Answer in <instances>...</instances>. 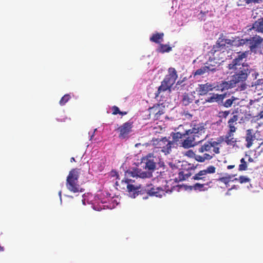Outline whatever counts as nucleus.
<instances>
[{
  "label": "nucleus",
  "mask_w": 263,
  "mask_h": 263,
  "mask_svg": "<svg viewBox=\"0 0 263 263\" xmlns=\"http://www.w3.org/2000/svg\"><path fill=\"white\" fill-rule=\"evenodd\" d=\"M205 124L198 121H193L191 123V128L186 130V137L182 142L181 146L184 148H190L202 142L206 138L201 139V137L205 134Z\"/></svg>",
  "instance_id": "f257e3e1"
},
{
  "label": "nucleus",
  "mask_w": 263,
  "mask_h": 263,
  "mask_svg": "<svg viewBox=\"0 0 263 263\" xmlns=\"http://www.w3.org/2000/svg\"><path fill=\"white\" fill-rule=\"evenodd\" d=\"M222 141H223V139L222 137L218 138L216 141H214L213 139H211L210 140L200 145V147L197 149V153L201 154L200 155L204 153L213 155V158L215 154L220 153V148L218 146Z\"/></svg>",
  "instance_id": "f03ea898"
},
{
  "label": "nucleus",
  "mask_w": 263,
  "mask_h": 263,
  "mask_svg": "<svg viewBox=\"0 0 263 263\" xmlns=\"http://www.w3.org/2000/svg\"><path fill=\"white\" fill-rule=\"evenodd\" d=\"M79 174L80 169L73 168L69 172L67 177L66 187L68 190L74 193L84 191V189L78 184Z\"/></svg>",
  "instance_id": "7ed1b4c3"
},
{
  "label": "nucleus",
  "mask_w": 263,
  "mask_h": 263,
  "mask_svg": "<svg viewBox=\"0 0 263 263\" xmlns=\"http://www.w3.org/2000/svg\"><path fill=\"white\" fill-rule=\"evenodd\" d=\"M233 115L228 121V127L229 130L225 136L224 138L221 137L223 141L227 143L228 145H234L237 141L233 137L234 133L236 132L237 127L236 125L237 124V121L238 120V115L235 114L234 112L232 113Z\"/></svg>",
  "instance_id": "20e7f679"
},
{
  "label": "nucleus",
  "mask_w": 263,
  "mask_h": 263,
  "mask_svg": "<svg viewBox=\"0 0 263 263\" xmlns=\"http://www.w3.org/2000/svg\"><path fill=\"white\" fill-rule=\"evenodd\" d=\"M229 49L228 46L217 41L215 44L213 46L212 48L209 52L210 55L209 60L211 61L221 60L223 61Z\"/></svg>",
  "instance_id": "39448f33"
},
{
  "label": "nucleus",
  "mask_w": 263,
  "mask_h": 263,
  "mask_svg": "<svg viewBox=\"0 0 263 263\" xmlns=\"http://www.w3.org/2000/svg\"><path fill=\"white\" fill-rule=\"evenodd\" d=\"M216 172V167L213 165H210L205 169L199 171L192 178V179L197 181V183H204L210 185L212 183V180L208 174H214Z\"/></svg>",
  "instance_id": "423d86ee"
},
{
  "label": "nucleus",
  "mask_w": 263,
  "mask_h": 263,
  "mask_svg": "<svg viewBox=\"0 0 263 263\" xmlns=\"http://www.w3.org/2000/svg\"><path fill=\"white\" fill-rule=\"evenodd\" d=\"M234 70L236 71L232 76L231 79L232 81L234 82L236 85L245 82L250 73L249 66L248 64H242L241 66L238 67L236 69Z\"/></svg>",
  "instance_id": "0eeeda50"
},
{
  "label": "nucleus",
  "mask_w": 263,
  "mask_h": 263,
  "mask_svg": "<svg viewBox=\"0 0 263 263\" xmlns=\"http://www.w3.org/2000/svg\"><path fill=\"white\" fill-rule=\"evenodd\" d=\"M153 144L155 145V148L160 149L165 155L170 154L172 151V143L166 137L154 140Z\"/></svg>",
  "instance_id": "6e6552de"
},
{
  "label": "nucleus",
  "mask_w": 263,
  "mask_h": 263,
  "mask_svg": "<svg viewBox=\"0 0 263 263\" xmlns=\"http://www.w3.org/2000/svg\"><path fill=\"white\" fill-rule=\"evenodd\" d=\"M177 78L178 75L176 69L173 67L169 68L168 74L166 75L164 80L161 82V84L171 89V87L175 83Z\"/></svg>",
  "instance_id": "1a4fd4ad"
},
{
  "label": "nucleus",
  "mask_w": 263,
  "mask_h": 263,
  "mask_svg": "<svg viewBox=\"0 0 263 263\" xmlns=\"http://www.w3.org/2000/svg\"><path fill=\"white\" fill-rule=\"evenodd\" d=\"M149 115H152L155 120H159L161 116L165 113V104L164 103L158 102L148 109Z\"/></svg>",
  "instance_id": "9d476101"
},
{
  "label": "nucleus",
  "mask_w": 263,
  "mask_h": 263,
  "mask_svg": "<svg viewBox=\"0 0 263 263\" xmlns=\"http://www.w3.org/2000/svg\"><path fill=\"white\" fill-rule=\"evenodd\" d=\"M249 54V51L238 52L237 56L233 60L232 62L229 64V69H236L237 67L241 66L242 64H245L243 62Z\"/></svg>",
  "instance_id": "9b49d317"
},
{
  "label": "nucleus",
  "mask_w": 263,
  "mask_h": 263,
  "mask_svg": "<svg viewBox=\"0 0 263 263\" xmlns=\"http://www.w3.org/2000/svg\"><path fill=\"white\" fill-rule=\"evenodd\" d=\"M121 182L122 183L126 185L127 191L132 197L135 198L136 196L138 195L139 193L141 192L140 190L141 185L133 184L135 182V180L126 178L125 180H123Z\"/></svg>",
  "instance_id": "f8f14e48"
},
{
  "label": "nucleus",
  "mask_w": 263,
  "mask_h": 263,
  "mask_svg": "<svg viewBox=\"0 0 263 263\" xmlns=\"http://www.w3.org/2000/svg\"><path fill=\"white\" fill-rule=\"evenodd\" d=\"M181 166V171L178 174V176L180 180L187 179L192 175L191 171L195 170L196 168L194 164L188 163L187 162H183Z\"/></svg>",
  "instance_id": "ddd939ff"
},
{
  "label": "nucleus",
  "mask_w": 263,
  "mask_h": 263,
  "mask_svg": "<svg viewBox=\"0 0 263 263\" xmlns=\"http://www.w3.org/2000/svg\"><path fill=\"white\" fill-rule=\"evenodd\" d=\"M157 158L152 154H149L143 159V167L147 171L146 172H152L155 170L156 167Z\"/></svg>",
  "instance_id": "4468645a"
},
{
  "label": "nucleus",
  "mask_w": 263,
  "mask_h": 263,
  "mask_svg": "<svg viewBox=\"0 0 263 263\" xmlns=\"http://www.w3.org/2000/svg\"><path fill=\"white\" fill-rule=\"evenodd\" d=\"M186 155L190 158L194 159L198 162L203 163L206 161H209L213 159V155L204 153L200 155L196 152H194L192 149H190L186 152Z\"/></svg>",
  "instance_id": "2eb2a0df"
},
{
  "label": "nucleus",
  "mask_w": 263,
  "mask_h": 263,
  "mask_svg": "<svg viewBox=\"0 0 263 263\" xmlns=\"http://www.w3.org/2000/svg\"><path fill=\"white\" fill-rule=\"evenodd\" d=\"M171 91V89L161 84L157 91L155 93V98L159 102L165 103Z\"/></svg>",
  "instance_id": "dca6fc26"
},
{
  "label": "nucleus",
  "mask_w": 263,
  "mask_h": 263,
  "mask_svg": "<svg viewBox=\"0 0 263 263\" xmlns=\"http://www.w3.org/2000/svg\"><path fill=\"white\" fill-rule=\"evenodd\" d=\"M133 122H126L119 127L117 129L119 132V137L120 139H126L128 137V135L132 132Z\"/></svg>",
  "instance_id": "f3484780"
},
{
  "label": "nucleus",
  "mask_w": 263,
  "mask_h": 263,
  "mask_svg": "<svg viewBox=\"0 0 263 263\" xmlns=\"http://www.w3.org/2000/svg\"><path fill=\"white\" fill-rule=\"evenodd\" d=\"M126 177H139L140 178H150L152 177L151 172L142 171L138 168H134L132 171L127 170L125 172Z\"/></svg>",
  "instance_id": "a211bd4d"
},
{
  "label": "nucleus",
  "mask_w": 263,
  "mask_h": 263,
  "mask_svg": "<svg viewBox=\"0 0 263 263\" xmlns=\"http://www.w3.org/2000/svg\"><path fill=\"white\" fill-rule=\"evenodd\" d=\"M263 41V39L259 35H255L253 36H250L248 38V44L250 51L253 52L256 51V49L258 48Z\"/></svg>",
  "instance_id": "6ab92c4d"
},
{
  "label": "nucleus",
  "mask_w": 263,
  "mask_h": 263,
  "mask_svg": "<svg viewBox=\"0 0 263 263\" xmlns=\"http://www.w3.org/2000/svg\"><path fill=\"white\" fill-rule=\"evenodd\" d=\"M216 71V68L213 65L204 66L201 67L200 68L196 70L195 71L193 72L194 76H202L205 73L209 72V71L215 72Z\"/></svg>",
  "instance_id": "aec40b11"
},
{
  "label": "nucleus",
  "mask_w": 263,
  "mask_h": 263,
  "mask_svg": "<svg viewBox=\"0 0 263 263\" xmlns=\"http://www.w3.org/2000/svg\"><path fill=\"white\" fill-rule=\"evenodd\" d=\"M245 138L247 142L246 146L249 148L252 145L253 141L255 139V135L253 130L252 129L247 130Z\"/></svg>",
  "instance_id": "412c9836"
},
{
  "label": "nucleus",
  "mask_w": 263,
  "mask_h": 263,
  "mask_svg": "<svg viewBox=\"0 0 263 263\" xmlns=\"http://www.w3.org/2000/svg\"><path fill=\"white\" fill-rule=\"evenodd\" d=\"M147 193L150 196H155L158 197H162L165 195V192L162 187H155V186L148 190Z\"/></svg>",
  "instance_id": "4be33fe9"
},
{
  "label": "nucleus",
  "mask_w": 263,
  "mask_h": 263,
  "mask_svg": "<svg viewBox=\"0 0 263 263\" xmlns=\"http://www.w3.org/2000/svg\"><path fill=\"white\" fill-rule=\"evenodd\" d=\"M216 86L209 83L204 84H200L199 86L198 92L200 95H204L209 91H212L215 88L216 89Z\"/></svg>",
  "instance_id": "5701e85b"
},
{
  "label": "nucleus",
  "mask_w": 263,
  "mask_h": 263,
  "mask_svg": "<svg viewBox=\"0 0 263 263\" xmlns=\"http://www.w3.org/2000/svg\"><path fill=\"white\" fill-rule=\"evenodd\" d=\"M226 96V93L221 95L213 93L207 98L206 101L209 102H217L219 104L220 102H222Z\"/></svg>",
  "instance_id": "b1692460"
},
{
  "label": "nucleus",
  "mask_w": 263,
  "mask_h": 263,
  "mask_svg": "<svg viewBox=\"0 0 263 263\" xmlns=\"http://www.w3.org/2000/svg\"><path fill=\"white\" fill-rule=\"evenodd\" d=\"M235 86L236 84L234 83V82L232 81V79H231L229 81L222 82V83L220 84L219 86L218 85L217 88H216V89L223 91L224 90H227L230 88H233Z\"/></svg>",
  "instance_id": "393cba45"
},
{
  "label": "nucleus",
  "mask_w": 263,
  "mask_h": 263,
  "mask_svg": "<svg viewBox=\"0 0 263 263\" xmlns=\"http://www.w3.org/2000/svg\"><path fill=\"white\" fill-rule=\"evenodd\" d=\"M195 100V96L192 93H184L182 96L181 102L183 105L187 106Z\"/></svg>",
  "instance_id": "a878e982"
},
{
  "label": "nucleus",
  "mask_w": 263,
  "mask_h": 263,
  "mask_svg": "<svg viewBox=\"0 0 263 263\" xmlns=\"http://www.w3.org/2000/svg\"><path fill=\"white\" fill-rule=\"evenodd\" d=\"M172 137V141L171 142L172 143V146H174L175 144H177V143L180 141L183 137L186 138V135L185 133L181 134L180 132L172 133L171 134Z\"/></svg>",
  "instance_id": "bb28decb"
},
{
  "label": "nucleus",
  "mask_w": 263,
  "mask_h": 263,
  "mask_svg": "<svg viewBox=\"0 0 263 263\" xmlns=\"http://www.w3.org/2000/svg\"><path fill=\"white\" fill-rule=\"evenodd\" d=\"M210 185H206L204 183H196L193 186L192 188L195 191L199 192H205L208 191Z\"/></svg>",
  "instance_id": "cd10ccee"
},
{
  "label": "nucleus",
  "mask_w": 263,
  "mask_h": 263,
  "mask_svg": "<svg viewBox=\"0 0 263 263\" xmlns=\"http://www.w3.org/2000/svg\"><path fill=\"white\" fill-rule=\"evenodd\" d=\"M163 33H156L152 35L150 37V41L155 43L159 44L163 41Z\"/></svg>",
  "instance_id": "c85d7f7f"
},
{
  "label": "nucleus",
  "mask_w": 263,
  "mask_h": 263,
  "mask_svg": "<svg viewBox=\"0 0 263 263\" xmlns=\"http://www.w3.org/2000/svg\"><path fill=\"white\" fill-rule=\"evenodd\" d=\"M237 100V98L232 96L230 98L227 99L224 101L223 100L222 102H221V103L224 107L229 108L231 107L233 103Z\"/></svg>",
  "instance_id": "c756f323"
},
{
  "label": "nucleus",
  "mask_w": 263,
  "mask_h": 263,
  "mask_svg": "<svg viewBox=\"0 0 263 263\" xmlns=\"http://www.w3.org/2000/svg\"><path fill=\"white\" fill-rule=\"evenodd\" d=\"M172 50V47L166 44H160L158 51L161 53L168 52Z\"/></svg>",
  "instance_id": "7c9ffc66"
},
{
  "label": "nucleus",
  "mask_w": 263,
  "mask_h": 263,
  "mask_svg": "<svg viewBox=\"0 0 263 263\" xmlns=\"http://www.w3.org/2000/svg\"><path fill=\"white\" fill-rule=\"evenodd\" d=\"M217 41L220 42V43L224 44V45H226V44L230 45H233V43L234 42V40H232L231 39H222L221 37H219Z\"/></svg>",
  "instance_id": "2f4dec72"
},
{
  "label": "nucleus",
  "mask_w": 263,
  "mask_h": 263,
  "mask_svg": "<svg viewBox=\"0 0 263 263\" xmlns=\"http://www.w3.org/2000/svg\"><path fill=\"white\" fill-rule=\"evenodd\" d=\"M240 164L239 165L238 170L240 171H246L247 170V163L244 158H241L240 160Z\"/></svg>",
  "instance_id": "473e14b6"
},
{
  "label": "nucleus",
  "mask_w": 263,
  "mask_h": 263,
  "mask_svg": "<svg viewBox=\"0 0 263 263\" xmlns=\"http://www.w3.org/2000/svg\"><path fill=\"white\" fill-rule=\"evenodd\" d=\"M71 98L70 95L66 94L61 99L59 104L61 106L64 105Z\"/></svg>",
  "instance_id": "72a5a7b5"
},
{
  "label": "nucleus",
  "mask_w": 263,
  "mask_h": 263,
  "mask_svg": "<svg viewBox=\"0 0 263 263\" xmlns=\"http://www.w3.org/2000/svg\"><path fill=\"white\" fill-rule=\"evenodd\" d=\"M234 180L238 181L240 183L249 182L250 179L247 176H240L238 178H235Z\"/></svg>",
  "instance_id": "f704fd0d"
},
{
  "label": "nucleus",
  "mask_w": 263,
  "mask_h": 263,
  "mask_svg": "<svg viewBox=\"0 0 263 263\" xmlns=\"http://www.w3.org/2000/svg\"><path fill=\"white\" fill-rule=\"evenodd\" d=\"M232 177L230 175H228L226 177H220L218 179V181H221V182L224 183L226 184H228L231 179Z\"/></svg>",
  "instance_id": "c9c22d12"
},
{
  "label": "nucleus",
  "mask_w": 263,
  "mask_h": 263,
  "mask_svg": "<svg viewBox=\"0 0 263 263\" xmlns=\"http://www.w3.org/2000/svg\"><path fill=\"white\" fill-rule=\"evenodd\" d=\"M231 110L221 111L218 113V116L220 118L226 119L230 115Z\"/></svg>",
  "instance_id": "e433bc0d"
},
{
  "label": "nucleus",
  "mask_w": 263,
  "mask_h": 263,
  "mask_svg": "<svg viewBox=\"0 0 263 263\" xmlns=\"http://www.w3.org/2000/svg\"><path fill=\"white\" fill-rule=\"evenodd\" d=\"M246 44H248V39H241L238 41L236 45L237 46H240L246 45Z\"/></svg>",
  "instance_id": "4c0bfd02"
},
{
  "label": "nucleus",
  "mask_w": 263,
  "mask_h": 263,
  "mask_svg": "<svg viewBox=\"0 0 263 263\" xmlns=\"http://www.w3.org/2000/svg\"><path fill=\"white\" fill-rule=\"evenodd\" d=\"M251 106L250 108L252 109V111H253L254 108H257L258 109L260 107V105H259L258 101H254L253 103H251Z\"/></svg>",
  "instance_id": "58836bf2"
},
{
  "label": "nucleus",
  "mask_w": 263,
  "mask_h": 263,
  "mask_svg": "<svg viewBox=\"0 0 263 263\" xmlns=\"http://www.w3.org/2000/svg\"><path fill=\"white\" fill-rule=\"evenodd\" d=\"M112 109L113 115H117L118 114H119V113H120V110L119 108L116 106H113Z\"/></svg>",
  "instance_id": "ea45409f"
},
{
  "label": "nucleus",
  "mask_w": 263,
  "mask_h": 263,
  "mask_svg": "<svg viewBox=\"0 0 263 263\" xmlns=\"http://www.w3.org/2000/svg\"><path fill=\"white\" fill-rule=\"evenodd\" d=\"M245 1H246V3L247 4H249L251 3H254V4L260 3L263 1V0H245Z\"/></svg>",
  "instance_id": "a19ab883"
},
{
  "label": "nucleus",
  "mask_w": 263,
  "mask_h": 263,
  "mask_svg": "<svg viewBox=\"0 0 263 263\" xmlns=\"http://www.w3.org/2000/svg\"><path fill=\"white\" fill-rule=\"evenodd\" d=\"M110 175L112 177H116V179H119V175L117 171H112L110 172Z\"/></svg>",
  "instance_id": "79ce46f5"
},
{
  "label": "nucleus",
  "mask_w": 263,
  "mask_h": 263,
  "mask_svg": "<svg viewBox=\"0 0 263 263\" xmlns=\"http://www.w3.org/2000/svg\"><path fill=\"white\" fill-rule=\"evenodd\" d=\"M255 117H259V119H263V110L260 111L259 112H258V115L255 116Z\"/></svg>",
  "instance_id": "37998d69"
},
{
  "label": "nucleus",
  "mask_w": 263,
  "mask_h": 263,
  "mask_svg": "<svg viewBox=\"0 0 263 263\" xmlns=\"http://www.w3.org/2000/svg\"><path fill=\"white\" fill-rule=\"evenodd\" d=\"M246 156L248 157V160L249 162H255V160L254 159H253L252 158H251L249 155H246Z\"/></svg>",
  "instance_id": "c03bdc74"
},
{
  "label": "nucleus",
  "mask_w": 263,
  "mask_h": 263,
  "mask_svg": "<svg viewBox=\"0 0 263 263\" xmlns=\"http://www.w3.org/2000/svg\"><path fill=\"white\" fill-rule=\"evenodd\" d=\"M235 167V165H229L227 166V168L228 170H231Z\"/></svg>",
  "instance_id": "a18cd8bd"
},
{
  "label": "nucleus",
  "mask_w": 263,
  "mask_h": 263,
  "mask_svg": "<svg viewBox=\"0 0 263 263\" xmlns=\"http://www.w3.org/2000/svg\"><path fill=\"white\" fill-rule=\"evenodd\" d=\"M182 82V81L179 80V81H177V84H177V85H181V84Z\"/></svg>",
  "instance_id": "49530a36"
},
{
  "label": "nucleus",
  "mask_w": 263,
  "mask_h": 263,
  "mask_svg": "<svg viewBox=\"0 0 263 263\" xmlns=\"http://www.w3.org/2000/svg\"><path fill=\"white\" fill-rule=\"evenodd\" d=\"M127 114V112L126 111H124V112H123V111H120V113H119L120 115H125Z\"/></svg>",
  "instance_id": "de8ad7c7"
},
{
  "label": "nucleus",
  "mask_w": 263,
  "mask_h": 263,
  "mask_svg": "<svg viewBox=\"0 0 263 263\" xmlns=\"http://www.w3.org/2000/svg\"><path fill=\"white\" fill-rule=\"evenodd\" d=\"M74 161H76L74 158V157H71L70 158V162H74Z\"/></svg>",
  "instance_id": "09e8293b"
},
{
  "label": "nucleus",
  "mask_w": 263,
  "mask_h": 263,
  "mask_svg": "<svg viewBox=\"0 0 263 263\" xmlns=\"http://www.w3.org/2000/svg\"><path fill=\"white\" fill-rule=\"evenodd\" d=\"M3 250V248L0 246V251H2Z\"/></svg>",
  "instance_id": "8fccbe9b"
},
{
  "label": "nucleus",
  "mask_w": 263,
  "mask_h": 263,
  "mask_svg": "<svg viewBox=\"0 0 263 263\" xmlns=\"http://www.w3.org/2000/svg\"><path fill=\"white\" fill-rule=\"evenodd\" d=\"M199 102V100H195V102L197 103Z\"/></svg>",
  "instance_id": "3c124183"
},
{
  "label": "nucleus",
  "mask_w": 263,
  "mask_h": 263,
  "mask_svg": "<svg viewBox=\"0 0 263 263\" xmlns=\"http://www.w3.org/2000/svg\"><path fill=\"white\" fill-rule=\"evenodd\" d=\"M263 145V142L261 143L260 145Z\"/></svg>",
  "instance_id": "603ef678"
}]
</instances>
